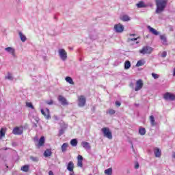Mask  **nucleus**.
Masks as SVG:
<instances>
[{
  "label": "nucleus",
  "instance_id": "f257e3e1",
  "mask_svg": "<svg viewBox=\"0 0 175 175\" xmlns=\"http://www.w3.org/2000/svg\"><path fill=\"white\" fill-rule=\"evenodd\" d=\"M157 10L156 13H162L167 5V0H155Z\"/></svg>",
  "mask_w": 175,
  "mask_h": 175
},
{
  "label": "nucleus",
  "instance_id": "f03ea898",
  "mask_svg": "<svg viewBox=\"0 0 175 175\" xmlns=\"http://www.w3.org/2000/svg\"><path fill=\"white\" fill-rule=\"evenodd\" d=\"M129 36H133L134 38H127V42L129 44H139V37H137V36H136V34L135 33H130Z\"/></svg>",
  "mask_w": 175,
  "mask_h": 175
},
{
  "label": "nucleus",
  "instance_id": "7ed1b4c3",
  "mask_svg": "<svg viewBox=\"0 0 175 175\" xmlns=\"http://www.w3.org/2000/svg\"><path fill=\"white\" fill-rule=\"evenodd\" d=\"M101 131L103 132L105 137L109 139V140H111V139H113V134L111 133V131H110V129L109 128L104 127L101 129Z\"/></svg>",
  "mask_w": 175,
  "mask_h": 175
},
{
  "label": "nucleus",
  "instance_id": "20e7f679",
  "mask_svg": "<svg viewBox=\"0 0 175 175\" xmlns=\"http://www.w3.org/2000/svg\"><path fill=\"white\" fill-rule=\"evenodd\" d=\"M59 56L62 61H66L68 59V53L64 49H59L58 50Z\"/></svg>",
  "mask_w": 175,
  "mask_h": 175
},
{
  "label": "nucleus",
  "instance_id": "39448f33",
  "mask_svg": "<svg viewBox=\"0 0 175 175\" xmlns=\"http://www.w3.org/2000/svg\"><path fill=\"white\" fill-rule=\"evenodd\" d=\"M124 29V25H122L121 23L116 24L113 27V30L117 33H122Z\"/></svg>",
  "mask_w": 175,
  "mask_h": 175
},
{
  "label": "nucleus",
  "instance_id": "423d86ee",
  "mask_svg": "<svg viewBox=\"0 0 175 175\" xmlns=\"http://www.w3.org/2000/svg\"><path fill=\"white\" fill-rule=\"evenodd\" d=\"M85 102H86L85 96H79L78 97V106L79 107H84V106H85Z\"/></svg>",
  "mask_w": 175,
  "mask_h": 175
},
{
  "label": "nucleus",
  "instance_id": "0eeeda50",
  "mask_svg": "<svg viewBox=\"0 0 175 175\" xmlns=\"http://www.w3.org/2000/svg\"><path fill=\"white\" fill-rule=\"evenodd\" d=\"M141 54H151L152 53V48L150 46H144L142 50L139 51Z\"/></svg>",
  "mask_w": 175,
  "mask_h": 175
},
{
  "label": "nucleus",
  "instance_id": "6e6552de",
  "mask_svg": "<svg viewBox=\"0 0 175 175\" xmlns=\"http://www.w3.org/2000/svg\"><path fill=\"white\" fill-rule=\"evenodd\" d=\"M41 113L44 117L46 118V120H50L51 118V116L50 115V110L49 108H46L44 109H41Z\"/></svg>",
  "mask_w": 175,
  "mask_h": 175
},
{
  "label": "nucleus",
  "instance_id": "1a4fd4ad",
  "mask_svg": "<svg viewBox=\"0 0 175 175\" xmlns=\"http://www.w3.org/2000/svg\"><path fill=\"white\" fill-rule=\"evenodd\" d=\"M164 99L165 100H175V94H172L170 92H167L163 96Z\"/></svg>",
  "mask_w": 175,
  "mask_h": 175
},
{
  "label": "nucleus",
  "instance_id": "9d476101",
  "mask_svg": "<svg viewBox=\"0 0 175 175\" xmlns=\"http://www.w3.org/2000/svg\"><path fill=\"white\" fill-rule=\"evenodd\" d=\"M143 85H144L143 81L142 79H139L136 82L135 91H140V90L143 88Z\"/></svg>",
  "mask_w": 175,
  "mask_h": 175
},
{
  "label": "nucleus",
  "instance_id": "9b49d317",
  "mask_svg": "<svg viewBox=\"0 0 175 175\" xmlns=\"http://www.w3.org/2000/svg\"><path fill=\"white\" fill-rule=\"evenodd\" d=\"M5 51H7V53H9V54H11L12 57H16V50L13 47L8 46L7 48H5Z\"/></svg>",
  "mask_w": 175,
  "mask_h": 175
},
{
  "label": "nucleus",
  "instance_id": "f8f14e48",
  "mask_svg": "<svg viewBox=\"0 0 175 175\" xmlns=\"http://www.w3.org/2000/svg\"><path fill=\"white\" fill-rule=\"evenodd\" d=\"M13 135H23V127L16 126L12 131Z\"/></svg>",
  "mask_w": 175,
  "mask_h": 175
},
{
  "label": "nucleus",
  "instance_id": "ddd939ff",
  "mask_svg": "<svg viewBox=\"0 0 175 175\" xmlns=\"http://www.w3.org/2000/svg\"><path fill=\"white\" fill-rule=\"evenodd\" d=\"M46 142V139L44 137L42 136L38 140V142L36 144V146L38 148H40V147H43L44 146V142Z\"/></svg>",
  "mask_w": 175,
  "mask_h": 175
},
{
  "label": "nucleus",
  "instance_id": "4468645a",
  "mask_svg": "<svg viewBox=\"0 0 175 175\" xmlns=\"http://www.w3.org/2000/svg\"><path fill=\"white\" fill-rule=\"evenodd\" d=\"M58 100H59V102H60L62 103V105L63 106H66V105H69L66 98H65V97H64L62 96H59Z\"/></svg>",
  "mask_w": 175,
  "mask_h": 175
},
{
  "label": "nucleus",
  "instance_id": "2eb2a0df",
  "mask_svg": "<svg viewBox=\"0 0 175 175\" xmlns=\"http://www.w3.org/2000/svg\"><path fill=\"white\" fill-rule=\"evenodd\" d=\"M154 156L156 157V158H161V157L162 155V150H161L158 148H154Z\"/></svg>",
  "mask_w": 175,
  "mask_h": 175
},
{
  "label": "nucleus",
  "instance_id": "dca6fc26",
  "mask_svg": "<svg viewBox=\"0 0 175 175\" xmlns=\"http://www.w3.org/2000/svg\"><path fill=\"white\" fill-rule=\"evenodd\" d=\"M77 166L83 167V156L79 154L77 157Z\"/></svg>",
  "mask_w": 175,
  "mask_h": 175
},
{
  "label": "nucleus",
  "instance_id": "f3484780",
  "mask_svg": "<svg viewBox=\"0 0 175 175\" xmlns=\"http://www.w3.org/2000/svg\"><path fill=\"white\" fill-rule=\"evenodd\" d=\"M73 169H75V164L72 161H70L67 165V170H68V172H72Z\"/></svg>",
  "mask_w": 175,
  "mask_h": 175
},
{
  "label": "nucleus",
  "instance_id": "a211bd4d",
  "mask_svg": "<svg viewBox=\"0 0 175 175\" xmlns=\"http://www.w3.org/2000/svg\"><path fill=\"white\" fill-rule=\"evenodd\" d=\"M148 29H149L150 32H151V33H152L153 35H159V32L157 31L155 29L151 27L150 26H148Z\"/></svg>",
  "mask_w": 175,
  "mask_h": 175
},
{
  "label": "nucleus",
  "instance_id": "6ab92c4d",
  "mask_svg": "<svg viewBox=\"0 0 175 175\" xmlns=\"http://www.w3.org/2000/svg\"><path fill=\"white\" fill-rule=\"evenodd\" d=\"M81 146L82 147H83V148H85V150H90V148H91V146H90V143L87 142H82Z\"/></svg>",
  "mask_w": 175,
  "mask_h": 175
},
{
  "label": "nucleus",
  "instance_id": "aec40b11",
  "mask_svg": "<svg viewBox=\"0 0 175 175\" xmlns=\"http://www.w3.org/2000/svg\"><path fill=\"white\" fill-rule=\"evenodd\" d=\"M6 128H1L0 130V139H2V137H5V135L6 134Z\"/></svg>",
  "mask_w": 175,
  "mask_h": 175
},
{
  "label": "nucleus",
  "instance_id": "412c9836",
  "mask_svg": "<svg viewBox=\"0 0 175 175\" xmlns=\"http://www.w3.org/2000/svg\"><path fill=\"white\" fill-rule=\"evenodd\" d=\"M120 20H122V21H130L131 18L129 17V16L124 14L120 17Z\"/></svg>",
  "mask_w": 175,
  "mask_h": 175
},
{
  "label": "nucleus",
  "instance_id": "4be33fe9",
  "mask_svg": "<svg viewBox=\"0 0 175 175\" xmlns=\"http://www.w3.org/2000/svg\"><path fill=\"white\" fill-rule=\"evenodd\" d=\"M68 147H69V144L68 143H64L62 146V152H66Z\"/></svg>",
  "mask_w": 175,
  "mask_h": 175
},
{
  "label": "nucleus",
  "instance_id": "5701e85b",
  "mask_svg": "<svg viewBox=\"0 0 175 175\" xmlns=\"http://www.w3.org/2000/svg\"><path fill=\"white\" fill-rule=\"evenodd\" d=\"M146 64V61L144 59L139 60L136 64L137 68H139V66H143Z\"/></svg>",
  "mask_w": 175,
  "mask_h": 175
},
{
  "label": "nucleus",
  "instance_id": "b1692460",
  "mask_svg": "<svg viewBox=\"0 0 175 175\" xmlns=\"http://www.w3.org/2000/svg\"><path fill=\"white\" fill-rule=\"evenodd\" d=\"M150 120L151 126H155V125H157V123H155V118H154V116H150Z\"/></svg>",
  "mask_w": 175,
  "mask_h": 175
},
{
  "label": "nucleus",
  "instance_id": "393cba45",
  "mask_svg": "<svg viewBox=\"0 0 175 175\" xmlns=\"http://www.w3.org/2000/svg\"><path fill=\"white\" fill-rule=\"evenodd\" d=\"M19 37L21 38V42H25L27 40V37L21 31L19 32Z\"/></svg>",
  "mask_w": 175,
  "mask_h": 175
},
{
  "label": "nucleus",
  "instance_id": "a878e982",
  "mask_svg": "<svg viewBox=\"0 0 175 175\" xmlns=\"http://www.w3.org/2000/svg\"><path fill=\"white\" fill-rule=\"evenodd\" d=\"M105 174L112 175L113 174V168L110 167L105 170Z\"/></svg>",
  "mask_w": 175,
  "mask_h": 175
},
{
  "label": "nucleus",
  "instance_id": "bb28decb",
  "mask_svg": "<svg viewBox=\"0 0 175 175\" xmlns=\"http://www.w3.org/2000/svg\"><path fill=\"white\" fill-rule=\"evenodd\" d=\"M44 157H51V150L47 149L46 150H45L44 152Z\"/></svg>",
  "mask_w": 175,
  "mask_h": 175
},
{
  "label": "nucleus",
  "instance_id": "cd10ccee",
  "mask_svg": "<svg viewBox=\"0 0 175 175\" xmlns=\"http://www.w3.org/2000/svg\"><path fill=\"white\" fill-rule=\"evenodd\" d=\"M77 139H72L70 141V144L72 147H76L77 146Z\"/></svg>",
  "mask_w": 175,
  "mask_h": 175
},
{
  "label": "nucleus",
  "instance_id": "c85d7f7f",
  "mask_svg": "<svg viewBox=\"0 0 175 175\" xmlns=\"http://www.w3.org/2000/svg\"><path fill=\"white\" fill-rule=\"evenodd\" d=\"M65 80L66 81H67V83H69V84H75V82H73V79L70 77H66Z\"/></svg>",
  "mask_w": 175,
  "mask_h": 175
},
{
  "label": "nucleus",
  "instance_id": "c756f323",
  "mask_svg": "<svg viewBox=\"0 0 175 175\" xmlns=\"http://www.w3.org/2000/svg\"><path fill=\"white\" fill-rule=\"evenodd\" d=\"M5 79L7 80H10V81H13L14 80L13 75L10 72L8 73V75L5 76Z\"/></svg>",
  "mask_w": 175,
  "mask_h": 175
},
{
  "label": "nucleus",
  "instance_id": "7c9ffc66",
  "mask_svg": "<svg viewBox=\"0 0 175 175\" xmlns=\"http://www.w3.org/2000/svg\"><path fill=\"white\" fill-rule=\"evenodd\" d=\"M21 170H22V172H28V170H29V165H23Z\"/></svg>",
  "mask_w": 175,
  "mask_h": 175
},
{
  "label": "nucleus",
  "instance_id": "2f4dec72",
  "mask_svg": "<svg viewBox=\"0 0 175 175\" xmlns=\"http://www.w3.org/2000/svg\"><path fill=\"white\" fill-rule=\"evenodd\" d=\"M160 39L162 40L163 44H166L167 43L166 36L165 35L160 36Z\"/></svg>",
  "mask_w": 175,
  "mask_h": 175
},
{
  "label": "nucleus",
  "instance_id": "473e14b6",
  "mask_svg": "<svg viewBox=\"0 0 175 175\" xmlns=\"http://www.w3.org/2000/svg\"><path fill=\"white\" fill-rule=\"evenodd\" d=\"M131 68V62L126 61L124 63V69L128 70Z\"/></svg>",
  "mask_w": 175,
  "mask_h": 175
},
{
  "label": "nucleus",
  "instance_id": "72a5a7b5",
  "mask_svg": "<svg viewBox=\"0 0 175 175\" xmlns=\"http://www.w3.org/2000/svg\"><path fill=\"white\" fill-rule=\"evenodd\" d=\"M139 133L142 136H144V135H146V129L144 128L139 129Z\"/></svg>",
  "mask_w": 175,
  "mask_h": 175
},
{
  "label": "nucleus",
  "instance_id": "f704fd0d",
  "mask_svg": "<svg viewBox=\"0 0 175 175\" xmlns=\"http://www.w3.org/2000/svg\"><path fill=\"white\" fill-rule=\"evenodd\" d=\"M137 7L139 8H146V5L144 4V2L140 1L139 3L137 4Z\"/></svg>",
  "mask_w": 175,
  "mask_h": 175
},
{
  "label": "nucleus",
  "instance_id": "c9c22d12",
  "mask_svg": "<svg viewBox=\"0 0 175 175\" xmlns=\"http://www.w3.org/2000/svg\"><path fill=\"white\" fill-rule=\"evenodd\" d=\"M26 106L27 107H29L30 109H32V110L35 109V107H33V105H32V103H26Z\"/></svg>",
  "mask_w": 175,
  "mask_h": 175
},
{
  "label": "nucleus",
  "instance_id": "e433bc0d",
  "mask_svg": "<svg viewBox=\"0 0 175 175\" xmlns=\"http://www.w3.org/2000/svg\"><path fill=\"white\" fill-rule=\"evenodd\" d=\"M67 128H68V125L66 124L65 123L62 124L61 125L62 129H64V131H66Z\"/></svg>",
  "mask_w": 175,
  "mask_h": 175
},
{
  "label": "nucleus",
  "instance_id": "4c0bfd02",
  "mask_svg": "<svg viewBox=\"0 0 175 175\" xmlns=\"http://www.w3.org/2000/svg\"><path fill=\"white\" fill-rule=\"evenodd\" d=\"M152 76L155 80H157V79H159V75L158 74L152 72Z\"/></svg>",
  "mask_w": 175,
  "mask_h": 175
},
{
  "label": "nucleus",
  "instance_id": "58836bf2",
  "mask_svg": "<svg viewBox=\"0 0 175 175\" xmlns=\"http://www.w3.org/2000/svg\"><path fill=\"white\" fill-rule=\"evenodd\" d=\"M65 131L64 129H61L59 131V136H62V135H64V133H65Z\"/></svg>",
  "mask_w": 175,
  "mask_h": 175
},
{
  "label": "nucleus",
  "instance_id": "ea45409f",
  "mask_svg": "<svg viewBox=\"0 0 175 175\" xmlns=\"http://www.w3.org/2000/svg\"><path fill=\"white\" fill-rule=\"evenodd\" d=\"M109 114L111 116H113V114H116V111L114 109H109L108 111Z\"/></svg>",
  "mask_w": 175,
  "mask_h": 175
},
{
  "label": "nucleus",
  "instance_id": "a19ab883",
  "mask_svg": "<svg viewBox=\"0 0 175 175\" xmlns=\"http://www.w3.org/2000/svg\"><path fill=\"white\" fill-rule=\"evenodd\" d=\"M167 55V53L166 51H163L161 53L162 58H165V57Z\"/></svg>",
  "mask_w": 175,
  "mask_h": 175
},
{
  "label": "nucleus",
  "instance_id": "79ce46f5",
  "mask_svg": "<svg viewBox=\"0 0 175 175\" xmlns=\"http://www.w3.org/2000/svg\"><path fill=\"white\" fill-rule=\"evenodd\" d=\"M31 161H34V162H37L38 159L37 157H31Z\"/></svg>",
  "mask_w": 175,
  "mask_h": 175
},
{
  "label": "nucleus",
  "instance_id": "37998d69",
  "mask_svg": "<svg viewBox=\"0 0 175 175\" xmlns=\"http://www.w3.org/2000/svg\"><path fill=\"white\" fill-rule=\"evenodd\" d=\"M47 105H53V100H51L49 101H46Z\"/></svg>",
  "mask_w": 175,
  "mask_h": 175
},
{
  "label": "nucleus",
  "instance_id": "c03bdc74",
  "mask_svg": "<svg viewBox=\"0 0 175 175\" xmlns=\"http://www.w3.org/2000/svg\"><path fill=\"white\" fill-rule=\"evenodd\" d=\"M116 106H121V103L120 101H116Z\"/></svg>",
  "mask_w": 175,
  "mask_h": 175
},
{
  "label": "nucleus",
  "instance_id": "a18cd8bd",
  "mask_svg": "<svg viewBox=\"0 0 175 175\" xmlns=\"http://www.w3.org/2000/svg\"><path fill=\"white\" fill-rule=\"evenodd\" d=\"M135 169H139V163H135Z\"/></svg>",
  "mask_w": 175,
  "mask_h": 175
},
{
  "label": "nucleus",
  "instance_id": "49530a36",
  "mask_svg": "<svg viewBox=\"0 0 175 175\" xmlns=\"http://www.w3.org/2000/svg\"><path fill=\"white\" fill-rule=\"evenodd\" d=\"M53 118L56 121H58V120H59V118H58V116H54Z\"/></svg>",
  "mask_w": 175,
  "mask_h": 175
},
{
  "label": "nucleus",
  "instance_id": "de8ad7c7",
  "mask_svg": "<svg viewBox=\"0 0 175 175\" xmlns=\"http://www.w3.org/2000/svg\"><path fill=\"white\" fill-rule=\"evenodd\" d=\"M49 175H54V172H53V171H49Z\"/></svg>",
  "mask_w": 175,
  "mask_h": 175
},
{
  "label": "nucleus",
  "instance_id": "09e8293b",
  "mask_svg": "<svg viewBox=\"0 0 175 175\" xmlns=\"http://www.w3.org/2000/svg\"><path fill=\"white\" fill-rule=\"evenodd\" d=\"M34 120L36 122H39V118H35Z\"/></svg>",
  "mask_w": 175,
  "mask_h": 175
},
{
  "label": "nucleus",
  "instance_id": "8fccbe9b",
  "mask_svg": "<svg viewBox=\"0 0 175 175\" xmlns=\"http://www.w3.org/2000/svg\"><path fill=\"white\" fill-rule=\"evenodd\" d=\"M172 157L175 159V152L172 154Z\"/></svg>",
  "mask_w": 175,
  "mask_h": 175
},
{
  "label": "nucleus",
  "instance_id": "3c124183",
  "mask_svg": "<svg viewBox=\"0 0 175 175\" xmlns=\"http://www.w3.org/2000/svg\"><path fill=\"white\" fill-rule=\"evenodd\" d=\"M129 38H131L132 39H133V38H135V37H134V36H129Z\"/></svg>",
  "mask_w": 175,
  "mask_h": 175
},
{
  "label": "nucleus",
  "instance_id": "603ef678",
  "mask_svg": "<svg viewBox=\"0 0 175 175\" xmlns=\"http://www.w3.org/2000/svg\"><path fill=\"white\" fill-rule=\"evenodd\" d=\"M34 142H36V139H34Z\"/></svg>",
  "mask_w": 175,
  "mask_h": 175
}]
</instances>
